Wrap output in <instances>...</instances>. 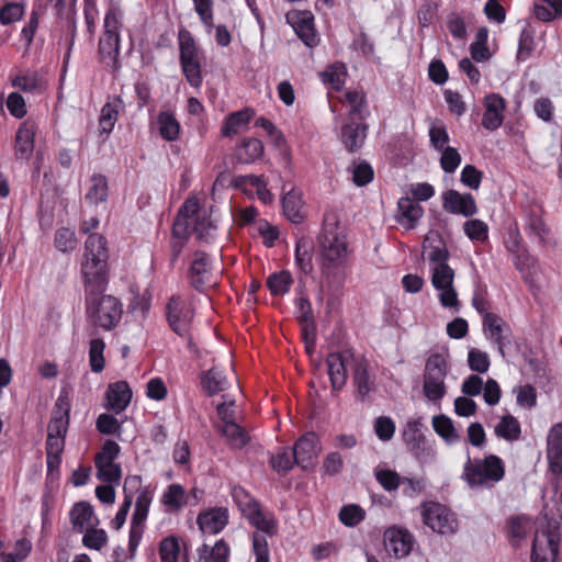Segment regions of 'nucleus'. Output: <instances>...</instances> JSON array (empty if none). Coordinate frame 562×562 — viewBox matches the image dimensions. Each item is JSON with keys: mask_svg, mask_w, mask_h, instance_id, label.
Listing matches in <instances>:
<instances>
[{"mask_svg": "<svg viewBox=\"0 0 562 562\" xmlns=\"http://www.w3.org/2000/svg\"><path fill=\"white\" fill-rule=\"evenodd\" d=\"M108 240L98 233L90 234L83 245L80 260V276L87 293H101L109 284Z\"/></svg>", "mask_w": 562, "mask_h": 562, "instance_id": "nucleus-1", "label": "nucleus"}, {"mask_svg": "<svg viewBox=\"0 0 562 562\" xmlns=\"http://www.w3.org/2000/svg\"><path fill=\"white\" fill-rule=\"evenodd\" d=\"M68 425L69 404L61 397H58L53 417L47 426L46 464L48 475L53 476L59 472Z\"/></svg>", "mask_w": 562, "mask_h": 562, "instance_id": "nucleus-2", "label": "nucleus"}, {"mask_svg": "<svg viewBox=\"0 0 562 562\" xmlns=\"http://www.w3.org/2000/svg\"><path fill=\"white\" fill-rule=\"evenodd\" d=\"M216 231L207 210L200 206L196 196H189L177 215L173 224L175 235H194L198 239L207 240Z\"/></svg>", "mask_w": 562, "mask_h": 562, "instance_id": "nucleus-3", "label": "nucleus"}, {"mask_svg": "<svg viewBox=\"0 0 562 562\" xmlns=\"http://www.w3.org/2000/svg\"><path fill=\"white\" fill-rule=\"evenodd\" d=\"M319 243L323 272L333 277L341 274L349 257L346 236L337 226L326 225Z\"/></svg>", "mask_w": 562, "mask_h": 562, "instance_id": "nucleus-4", "label": "nucleus"}, {"mask_svg": "<svg viewBox=\"0 0 562 562\" xmlns=\"http://www.w3.org/2000/svg\"><path fill=\"white\" fill-rule=\"evenodd\" d=\"M504 475L505 467L499 457L488 454L484 459H471L467 449V461L461 477L471 488L491 487L503 480Z\"/></svg>", "mask_w": 562, "mask_h": 562, "instance_id": "nucleus-5", "label": "nucleus"}, {"mask_svg": "<svg viewBox=\"0 0 562 562\" xmlns=\"http://www.w3.org/2000/svg\"><path fill=\"white\" fill-rule=\"evenodd\" d=\"M450 371L448 355L431 353L425 363L423 373V393L428 402L440 404L447 394L446 378Z\"/></svg>", "mask_w": 562, "mask_h": 562, "instance_id": "nucleus-6", "label": "nucleus"}, {"mask_svg": "<svg viewBox=\"0 0 562 562\" xmlns=\"http://www.w3.org/2000/svg\"><path fill=\"white\" fill-rule=\"evenodd\" d=\"M95 294L89 293L86 299L87 316L95 326L112 330L121 322L123 305L115 296Z\"/></svg>", "mask_w": 562, "mask_h": 562, "instance_id": "nucleus-7", "label": "nucleus"}, {"mask_svg": "<svg viewBox=\"0 0 562 562\" xmlns=\"http://www.w3.org/2000/svg\"><path fill=\"white\" fill-rule=\"evenodd\" d=\"M178 44L182 72L189 85L198 89L203 82L202 53L192 34L186 29L178 32Z\"/></svg>", "mask_w": 562, "mask_h": 562, "instance_id": "nucleus-8", "label": "nucleus"}, {"mask_svg": "<svg viewBox=\"0 0 562 562\" xmlns=\"http://www.w3.org/2000/svg\"><path fill=\"white\" fill-rule=\"evenodd\" d=\"M232 495L239 510L251 526L268 536H273L277 532L274 516L262 510L260 504L244 487L235 486Z\"/></svg>", "mask_w": 562, "mask_h": 562, "instance_id": "nucleus-9", "label": "nucleus"}, {"mask_svg": "<svg viewBox=\"0 0 562 562\" xmlns=\"http://www.w3.org/2000/svg\"><path fill=\"white\" fill-rule=\"evenodd\" d=\"M561 535L555 521H548L535 531L530 562H557Z\"/></svg>", "mask_w": 562, "mask_h": 562, "instance_id": "nucleus-10", "label": "nucleus"}, {"mask_svg": "<svg viewBox=\"0 0 562 562\" xmlns=\"http://www.w3.org/2000/svg\"><path fill=\"white\" fill-rule=\"evenodd\" d=\"M431 285L437 292L439 303L442 307L458 312L460 301L454 286V270L449 263L429 267Z\"/></svg>", "mask_w": 562, "mask_h": 562, "instance_id": "nucleus-11", "label": "nucleus"}, {"mask_svg": "<svg viewBox=\"0 0 562 562\" xmlns=\"http://www.w3.org/2000/svg\"><path fill=\"white\" fill-rule=\"evenodd\" d=\"M423 522L434 532L452 535L458 529L456 515L447 506L437 502H425L420 505Z\"/></svg>", "mask_w": 562, "mask_h": 562, "instance_id": "nucleus-12", "label": "nucleus"}, {"mask_svg": "<svg viewBox=\"0 0 562 562\" xmlns=\"http://www.w3.org/2000/svg\"><path fill=\"white\" fill-rule=\"evenodd\" d=\"M121 447L113 440H105L101 450L94 457L97 477L105 483L119 484L122 476V469L115 462L120 456Z\"/></svg>", "mask_w": 562, "mask_h": 562, "instance_id": "nucleus-13", "label": "nucleus"}, {"mask_svg": "<svg viewBox=\"0 0 562 562\" xmlns=\"http://www.w3.org/2000/svg\"><path fill=\"white\" fill-rule=\"evenodd\" d=\"M285 20L307 47L313 48L317 46L319 37L316 33L314 15L311 11L292 10L285 14Z\"/></svg>", "mask_w": 562, "mask_h": 562, "instance_id": "nucleus-14", "label": "nucleus"}, {"mask_svg": "<svg viewBox=\"0 0 562 562\" xmlns=\"http://www.w3.org/2000/svg\"><path fill=\"white\" fill-rule=\"evenodd\" d=\"M482 330L485 338L505 357V347L510 342V328L497 314H486L482 319Z\"/></svg>", "mask_w": 562, "mask_h": 562, "instance_id": "nucleus-15", "label": "nucleus"}, {"mask_svg": "<svg viewBox=\"0 0 562 562\" xmlns=\"http://www.w3.org/2000/svg\"><path fill=\"white\" fill-rule=\"evenodd\" d=\"M322 446L318 436L311 431L300 437L293 448L295 463L306 470L316 463Z\"/></svg>", "mask_w": 562, "mask_h": 562, "instance_id": "nucleus-16", "label": "nucleus"}, {"mask_svg": "<svg viewBox=\"0 0 562 562\" xmlns=\"http://www.w3.org/2000/svg\"><path fill=\"white\" fill-rule=\"evenodd\" d=\"M189 278L192 286L198 291H203L216 284L211 258L207 255L199 251L193 255Z\"/></svg>", "mask_w": 562, "mask_h": 562, "instance_id": "nucleus-17", "label": "nucleus"}, {"mask_svg": "<svg viewBox=\"0 0 562 562\" xmlns=\"http://www.w3.org/2000/svg\"><path fill=\"white\" fill-rule=\"evenodd\" d=\"M10 82L12 87L32 95L43 94L48 88V80L46 76L34 69H26L11 74Z\"/></svg>", "mask_w": 562, "mask_h": 562, "instance_id": "nucleus-18", "label": "nucleus"}, {"mask_svg": "<svg viewBox=\"0 0 562 562\" xmlns=\"http://www.w3.org/2000/svg\"><path fill=\"white\" fill-rule=\"evenodd\" d=\"M167 318L173 331L183 335L193 318L189 302L179 295L171 296L167 304Z\"/></svg>", "mask_w": 562, "mask_h": 562, "instance_id": "nucleus-19", "label": "nucleus"}, {"mask_svg": "<svg viewBox=\"0 0 562 562\" xmlns=\"http://www.w3.org/2000/svg\"><path fill=\"white\" fill-rule=\"evenodd\" d=\"M385 549L395 558L408 555L414 546V536L404 527L392 526L383 535Z\"/></svg>", "mask_w": 562, "mask_h": 562, "instance_id": "nucleus-20", "label": "nucleus"}, {"mask_svg": "<svg viewBox=\"0 0 562 562\" xmlns=\"http://www.w3.org/2000/svg\"><path fill=\"white\" fill-rule=\"evenodd\" d=\"M549 470L557 479L562 474V423L553 425L547 436Z\"/></svg>", "mask_w": 562, "mask_h": 562, "instance_id": "nucleus-21", "label": "nucleus"}, {"mask_svg": "<svg viewBox=\"0 0 562 562\" xmlns=\"http://www.w3.org/2000/svg\"><path fill=\"white\" fill-rule=\"evenodd\" d=\"M442 205L446 211L465 217L473 216L477 212L473 195L470 193H460L456 190H448L443 193Z\"/></svg>", "mask_w": 562, "mask_h": 562, "instance_id": "nucleus-22", "label": "nucleus"}, {"mask_svg": "<svg viewBox=\"0 0 562 562\" xmlns=\"http://www.w3.org/2000/svg\"><path fill=\"white\" fill-rule=\"evenodd\" d=\"M484 113L482 117V126L487 131L497 130L504 122V112L506 102L503 97L497 93H490L484 98Z\"/></svg>", "mask_w": 562, "mask_h": 562, "instance_id": "nucleus-23", "label": "nucleus"}, {"mask_svg": "<svg viewBox=\"0 0 562 562\" xmlns=\"http://www.w3.org/2000/svg\"><path fill=\"white\" fill-rule=\"evenodd\" d=\"M132 390L127 382L116 381L109 384L105 392L104 407L115 414L124 412L131 403Z\"/></svg>", "mask_w": 562, "mask_h": 562, "instance_id": "nucleus-24", "label": "nucleus"}, {"mask_svg": "<svg viewBox=\"0 0 562 562\" xmlns=\"http://www.w3.org/2000/svg\"><path fill=\"white\" fill-rule=\"evenodd\" d=\"M236 188L241 189L247 194L256 193L258 199L265 204L273 201V194L267 188V180L263 176L243 175L233 179Z\"/></svg>", "mask_w": 562, "mask_h": 562, "instance_id": "nucleus-25", "label": "nucleus"}, {"mask_svg": "<svg viewBox=\"0 0 562 562\" xmlns=\"http://www.w3.org/2000/svg\"><path fill=\"white\" fill-rule=\"evenodd\" d=\"M423 252L429 267L448 263L449 251L438 232L430 231L423 243Z\"/></svg>", "mask_w": 562, "mask_h": 562, "instance_id": "nucleus-26", "label": "nucleus"}, {"mask_svg": "<svg viewBox=\"0 0 562 562\" xmlns=\"http://www.w3.org/2000/svg\"><path fill=\"white\" fill-rule=\"evenodd\" d=\"M36 124L24 121L20 124L15 134L14 150L18 159L29 160L34 150Z\"/></svg>", "mask_w": 562, "mask_h": 562, "instance_id": "nucleus-27", "label": "nucleus"}, {"mask_svg": "<svg viewBox=\"0 0 562 562\" xmlns=\"http://www.w3.org/2000/svg\"><path fill=\"white\" fill-rule=\"evenodd\" d=\"M228 522V510L223 507L211 508L199 514L196 524L203 533L216 535Z\"/></svg>", "mask_w": 562, "mask_h": 562, "instance_id": "nucleus-28", "label": "nucleus"}, {"mask_svg": "<svg viewBox=\"0 0 562 562\" xmlns=\"http://www.w3.org/2000/svg\"><path fill=\"white\" fill-rule=\"evenodd\" d=\"M424 215L420 204L409 196H403L397 202V223L405 229H413Z\"/></svg>", "mask_w": 562, "mask_h": 562, "instance_id": "nucleus-29", "label": "nucleus"}, {"mask_svg": "<svg viewBox=\"0 0 562 562\" xmlns=\"http://www.w3.org/2000/svg\"><path fill=\"white\" fill-rule=\"evenodd\" d=\"M350 356L347 352H333L326 358L327 373L335 391L344 387L347 381V361Z\"/></svg>", "mask_w": 562, "mask_h": 562, "instance_id": "nucleus-30", "label": "nucleus"}, {"mask_svg": "<svg viewBox=\"0 0 562 562\" xmlns=\"http://www.w3.org/2000/svg\"><path fill=\"white\" fill-rule=\"evenodd\" d=\"M142 483L139 475H127L124 483V501L121 504L115 517L111 521L112 528L119 530L125 524L127 514L133 503V488H138Z\"/></svg>", "mask_w": 562, "mask_h": 562, "instance_id": "nucleus-31", "label": "nucleus"}, {"mask_svg": "<svg viewBox=\"0 0 562 562\" xmlns=\"http://www.w3.org/2000/svg\"><path fill=\"white\" fill-rule=\"evenodd\" d=\"M70 521L74 529L80 533L99 524V519L94 515L92 506L86 502H80L72 506L70 510Z\"/></svg>", "mask_w": 562, "mask_h": 562, "instance_id": "nucleus-32", "label": "nucleus"}, {"mask_svg": "<svg viewBox=\"0 0 562 562\" xmlns=\"http://www.w3.org/2000/svg\"><path fill=\"white\" fill-rule=\"evenodd\" d=\"M188 502L186 488L178 483L170 484L161 494L160 503L165 512L169 514L179 513Z\"/></svg>", "mask_w": 562, "mask_h": 562, "instance_id": "nucleus-33", "label": "nucleus"}, {"mask_svg": "<svg viewBox=\"0 0 562 562\" xmlns=\"http://www.w3.org/2000/svg\"><path fill=\"white\" fill-rule=\"evenodd\" d=\"M109 195L108 179L101 173L90 177L85 193V201L91 205H98L106 201Z\"/></svg>", "mask_w": 562, "mask_h": 562, "instance_id": "nucleus-34", "label": "nucleus"}, {"mask_svg": "<svg viewBox=\"0 0 562 562\" xmlns=\"http://www.w3.org/2000/svg\"><path fill=\"white\" fill-rule=\"evenodd\" d=\"M196 553V562H229L231 549L223 539H220L213 546L202 544Z\"/></svg>", "mask_w": 562, "mask_h": 562, "instance_id": "nucleus-35", "label": "nucleus"}, {"mask_svg": "<svg viewBox=\"0 0 562 562\" xmlns=\"http://www.w3.org/2000/svg\"><path fill=\"white\" fill-rule=\"evenodd\" d=\"M155 125L162 139L167 142L178 139L181 126L172 111H161L157 116Z\"/></svg>", "mask_w": 562, "mask_h": 562, "instance_id": "nucleus-36", "label": "nucleus"}, {"mask_svg": "<svg viewBox=\"0 0 562 562\" xmlns=\"http://www.w3.org/2000/svg\"><path fill=\"white\" fill-rule=\"evenodd\" d=\"M303 198L302 192L296 189L290 190L284 194L282 199V209L284 215L294 224H299L303 221Z\"/></svg>", "mask_w": 562, "mask_h": 562, "instance_id": "nucleus-37", "label": "nucleus"}, {"mask_svg": "<svg viewBox=\"0 0 562 562\" xmlns=\"http://www.w3.org/2000/svg\"><path fill=\"white\" fill-rule=\"evenodd\" d=\"M435 432L448 445L453 446L461 440V435L454 427L452 419L443 414L432 417Z\"/></svg>", "mask_w": 562, "mask_h": 562, "instance_id": "nucleus-38", "label": "nucleus"}, {"mask_svg": "<svg viewBox=\"0 0 562 562\" xmlns=\"http://www.w3.org/2000/svg\"><path fill=\"white\" fill-rule=\"evenodd\" d=\"M161 562H188V558L181 549V540L177 536H169L159 544Z\"/></svg>", "mask_w": 562, "mask_h": 562, "instance_id": "nucleus-39", "label": "nucleus"}, {"mask_svg": "<svg viewBox=\"0 0 562 562\" xmlns=\"http://www.w3.org/2000/svg\"><path fill=\"white\" fill-rule=\"evenodd\" d=\"M263 154V144L257 138H246L235 149V158L241 164H251Z\"/></svg>", "mask_w": 562, "mask_h": 562, "instance_id": "nucleus-40", "label": "nucleus"}, {"mask_svg": "<svg viewBox=\"0 0 562 562\" xmlns=\"http://www.w3.org/2000/svg\"><path fill=\"white\" fill-rule=\"evenodd\" d=\"M367 136V126L362 123L347 124L342 128L341 140L349 151L359 149Z\"/></svg>", "mask_w": 562, "mask_h": 562, "instance_id": "nucleus-41", "label": "nucleus"}, {"mask_svg": "<svg viewBox=\"0 0 562 562\" xmlns=\"http://www.w3.org/2000/svg\"><path fill=\"white\" fill-rule=\"evenodd\" d=\"M252 112L248 109L229 114L222 126L224 136H232L244 130L250 122Z\"/></svg>", "mask_w": 562, "mask_h": 562, "instance_id": "nucleus-42", "label": "nucleus"}, {"mask_svg": "<svg viewBox=\"0 0 562 562\" xmlns=\"http://www.w3.org/2000/svg\"><path fill=\"white\" fill-rule=\"evenodd\" d=\"M134 491H137L138 494L135 502L132 521L145 524L153 501V492L148 487H143L142 485L138 488H133V492Z\"/></svg>", "mask_w": 562, "mask_h": 562, "instance_id": "nucleus-43", "label": "nucleus"}, {"mask_svg": "<svg viewBox=\"0 0 562 562\" xmlns=\"http://www.w3.org/2000/svg\"><path fill=\"white\" fill-rule=\"evenodd\" d=\"M121 108V101L105 103L101 109L99 117V132L100 134L109 135L119 119V111Z\"/></svg>", "mask_w": 562, "mask_h": 562, "instance_id": "nucleus-44", "label": "nucleus"}, {"mask_svg": "<svg viewBox=\"0 0 562 562\" xmlns=\"http://www.w3.org/2000/svg\"><path fill=\"white\" fill-rule=\"evenodd\" d=\"M488 30L482 26L475 34V40L470 45V54L472 59L477 63L486 61L491 58L492 54L487 47Z\"/></svg>", "mask_w": 562, "mask_h": 562, "instance_id": "nucleus-45", "label": "nucleus"}, {"mask_svg": "<svg viewBox=\"0 0 562 562\" xmlns=\"http://www.w3.org/2000/svg\"><path fill=\"white\" fill-rule=\"evenodd\" d=\"M533 528L535 524L532 519L525 515L512 517L508 520V535L515 542H519L525 539Z\"/></svg>", "mask_w": 562, "mask_h": 562, "instance_id": "nucleus-46", "label": "nucleus"}, {"mask_svg": "<svg viewBox=\"0 0 562 562\" xmlns=\"http://www.w3.org/2000/svg\"><path fill=\"white\" fill-rule=\"evenodd\" d=\"M293 284V278L286 270L271 273L267 279V286L274 296H283Z\"/></svg>", "mask_w": 562, "mask_h": 562, "instance_id": "nucleus-47", "label": "nucleus"}, {"mask_svg": "<svg viewBox=\"0 0 562 562\" xmlns=\"http://www.w3.org/2000/svg\"><path fill=\"white\" fill-rule=\"evenodd\" d=\"M428 135L431 147L437 151L443 150L445 148L449 147V133L446 124L441 120L435 119L430 121Z\"/></svg>", "mask_w": 562, "mask_h": 562, "instance_id": "nucleus-48", "label": "nucleus"}, {"mask_svg": "<svg viewBox=\"0 0 562 562\" xmlns=\"http://www.w3.org/2000/svg\"><path fill=\"white\" fill-rule=\"evenodd\" d=\"M322 79L328 88L340 91L346 82L347 68L342 63H335L322 72Z\"/></svg>", "mask_w": 562, "mask_h": 562, "instance_id": "nucleus-49", "label": "nucleus"}, {"mask_svg": "<svg viewBox=\"0 0 562 562\" xmlns=\"http://www.w3.org/2000/svg\"><path fill=\"white\" fill-rule=\"evenodd\" d=\"M528 235L541 244H550L552 238L549 228L538 214H531L526 220Z\"/></svg>", "mask_w": 562, "mask_h": 562, "instance_id": "nucleus-50", "label": "nucleus"}, {"mask_svg": "<svg viewBox=\"0 0 562 562\" xmlns=\"http://www.w3.org/2000/svg\"><path fill=\"white\" fill-rule=\"evenodd\" d=\"M202 386L209 395H213L226 390L228 382L220 369L212 368L204 373Z\"/></svg>", "mask_w": 562, "mask_h": 562, "instance_id": "nucleus-51", "label": "nucleus"}, {"mask_svg": "<svg viewBox=\"0 0 562 562\" xmlns=\"http://www.w3.org/2000/svg\"><path fill=\"white\" fill-rule=\"evenodd\" d=\"M120 52V34H106L99 41V54L108 64L114 63Z\"/></svg>", "mask_w": 562, "mask_h": 562, "instance_id": "nucleus-52", "label": "nucleus"}, {"mask_svg": "<svg viewBox=\"0 0 562 562\" xmlns=\"http://www.w3.org/2000/svg\"><path fill=\"white\" fill-rule=\"evenodd\" d=\"M222 432L233 449H241L249 442V435L236 423L223 425Z\"/></svg>", "mask_w": 562, "mask_h": 562, "instance_id": "nucleus-53", "label": "nucleus"}, {"mask_svg": "<svg viewBox=\"0 0 562 562\" xmlns=\"http://www.w3.org/2000/svg\"><path fill=\"white\" fill-rule=\"evenodd\" d=\"M105 342L101 338H93L89 342V364L91 371L100 373L105 367L104 359Z\"/></svg>", "mask_w": 562, "mask_h": 562, "instance_id": "nucleus-54", "label": "nucleus"}, {"mask_svg": "<svg viewBox=\"0 0 562 562\" xmlns=\"http://www.w3.org/2000/svg\"><path fill=\"white\" fill-rule=\"evenodd\" d=\"M519 422L512 415L502 417L495 427V435L505 440H516L520 436Z\"/></svg>", "mask_w": 562, "mask_h": 562, "instance_id": "nucleus-55", "label": "nucleus"}, {"mask_svg": "<svg viewBox=\"0 0 562 562\" xmlns=\"http://www.w3.org/2000/svg\"><path fill=\"white\" fill-rule=\"evenodd\" d=\"M54 245L61 252H71L77 248L78 239L72 228L60 227L54 236Z\"/></svg>", "mask_w": 562, "mask_h": 562, "instance_id": "nucleus-56", "label": "nucleus"}, {"mask_svg": "<svg viewBox=\"0 0 562 562\" xmlns=\"http://www.w3.org/2000/svg\"><path fill=\"white\" fill-rule=\"evenodd\" d=\"M338 518L346 527H356L364 520L366 510L357 504L345 505L340 508Z\"/></svg>", "mask_w": 562, "mask_h": 562, "instance_id": "nucleus-57", "label": "nucleus"}, {"mask_svg": "<svg viewBox=\"0 0 562 562\" xmlns=\"http://www.w3.org/2000/svg\"><path fill=\"white\" fill-rule=\"evenodd\" d=\"M464 234L473 243H484L488 238V226L481 220H470L463 225Z\"/></svg>", "mask_w": 562, "mask_h": 562, "instance_id": "nucleus-58", "label": "nucleus"}, {"mask_svg": "<svg viewBox=\"0 0 562 562\" xmlns=\"http://www.w3.org/2000/svg\"><path fill=\"white\" fill-rule=\"evenodd\" d=\"M194 11L200 18L207 33L214 27L213 0H192Z\"/></svg>", "mask_w": 562, "mask_h": 562, "instance_id": "nucleus-59", "label": "nucleus"}, {"mask_svg": "<svg viewBox=\"0 0 562 562\" xmlns=\"http://www.w3.org/2000/svg\"><path fill=\"white\" fill-rule=\"evenodd\" d=\"M374 475L380 485L387 492L396 491L402 484L403 477L390 469L376 468Z\"/></svg>", "mask_w": 562, "mask_h": 562, "instance_id": "nucleus-60", "label": "nucleus"}, {"mask_svg": "<svg viewBox=\"0 0 562 562\" xmlns=\"http://www.w3.org/2000/svg\"><path fill=\"white\" fill-rule=\"evenodd\" d=\"M349 171L351 172L353 183L358 187L366 186L373 180L374 172L368 162H353Z\"/></svg>", "mask_w": 562, "mask_h": 562, "instance_id": "nucleus-61", "label": "nucleus"}, {"mask_svg": "<svg viewBox=\"0 0 562 562\" xmlns=\"http://www.w3.org/2000/svg\"><path fill=\"white\" fill-rule=\"evenodd\" d=\"M83 532L82 543L88 549L100 551L108 542V535L103 529L90 527Z\"/></svg>", "mask_w": 562, "mask_h": 562, "instance_id": "nucleus-62", "label": "nucleus"}, {"mask_svg": "<svg viewBox=\"0 0 562 562\" xmlns=\"http://www.w3.org/2000/svg\"><path fill=\"white\" fill-rule=\"evenodd\" d=\"M468 364L472 371L485 373L490 369L491 361L487 352L471 348L468 352Z\"/></svg>", "mask_w": 562, "mask_h": 562, "instance_id": "nucleus-63", "label": "nucleus"}, {"mask_svg": "<svg viewBox=\"0 0 562 562\" xmlns=\"http://www.w3.org/2000/svg\"><path fill=\"white\" fill-rule=\"evenodd\" d=\"M373 429L381 441H390L395 434V423L391 417L380 416L373 423Z\"/></svg>", "mask_w": 562, "mask_h": 562, "instance_id": "nucleus-64", "label": "nucleus"}]
</instances>
